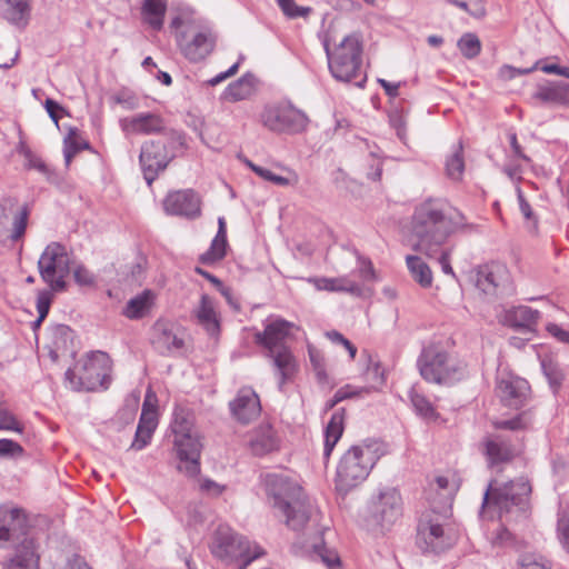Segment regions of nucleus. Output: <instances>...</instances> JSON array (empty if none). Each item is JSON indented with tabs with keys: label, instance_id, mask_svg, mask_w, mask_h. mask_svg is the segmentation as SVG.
<instances>
[{
	"label": "nucleus",
	"instance_id": "obj_48",
	"mask_svg": "<svg viewBox=\"0 0 569 569\" xmlns=\"http://www.w3.org/2000/svg\"><path fill=\"white\" fill-rule=\"evenodd\" d=\"M448 3L453 4L467 13L481 18L486 14L483 0H446Z\"/></svg>",
	"mask_w": 569,
	"mask_h": 569
},
{
	"label": "nucleus",
	"instance_id": "obj_40",
	"mask_svg": "<svg viewBox=\"0 0 569 569\" xmlns=\"http://www.w3.org/2000/svg\"><path fill=\"white\" fill-rule=\"evenodd\" d=\"M227 237L216 234L209 249L200 256V261L206 264H211L222 260L227 253Z\"/></svg>",
	"mask_w": 569,
	"mask_h": 569
},
{
	"label": "nucleus",
	"instance_id": "obj_50",
	"mask_svg": "<svg viewBox=\"0 0 569 569\" xmlns=\"http://www.w3.org/2000/svg\"><path fill=\"white\" fill-rule=\"evenodd\" d=\"M23 427L6 407L0 405V431L22 432Z\"/></svg>",
	"mask_w": 569,
	"mask_h": 569
},
{
	"label": "nucleus",
	"instance_id": "obj_3",
	"mask_svg": "<svg viewBox=\"0 0 569 569\" xmlns=\"http://www.w3.org/2000/svg\"><path fill=\"white\" fill-rule=\"evenodd\" d=\"M381 455L380 443L372 440L349 448L337 467V490L347 493L362 483Z\"/></svg>",
	"mask_w": 569,
	"mask_h": 569
},
{
	"label": "nucleus",
	"instance_id": "obj_18",
	"mask_svg": "<svg viewBox=\"0 0 569 569\" xmlns=\"http://www.w3.org/2000/svg\"><path fill=\"white\" fill-rule=\"evenodd\" d=\"M167 214L194 219L200 216V199L192 190H180L168 193L163 200Z\"/></svg>",
	"mask_w": 569,
	"mask_h": 569
},
{
	"label": "nucleus",
	"instance_id": "obj_11",
	"mask_svg": "<svg viewBox=\"0 0 569 569\" xmlns=\"http://www.w3.org/2000/svg\"><path fill=\"white\" fill-rule=\"evenodd\" d=\"M531 492V487L525 478L500 485L490 481L485 495L482 507L493 505L501 512H509L512 506H520Z\"/></svg>",
	"mask_w": 569,
	"mask_h": 569
},
{
	"label": "nucleus",
	"instance_id": "obj_64",
	"mask_svg": "<svg viewBox=\"0 0 569 569\" xmlns=\"http://www.w3.org/2000/svg\"><path fill=\"white\" fill-rule=\"evenodd\" d=\"M157 426H158L157 412H141L138 428L154 432Z\"/></svg>",
	"mask_w": 569,
	"mask_h": 569
},
{
	"label": "nucleus",
	"instance_id": "obj_25",
	"mask_svg": "<svg viewBox=\"0 0 569 569\" xmlns=\"http://www.w3.org/2000/svg\"><path fill=\"white\" fill-rule=\"evenodd\" d=\"M197 322L207 331L208 335L214 337L220 332V320L217 311V303L213 298L202 295L199 305L193 310Z\"/></svg>",
	"mask_w": 569,
	"mask_h": 569
},
{
	"label": "nucleus",
	"instance_id": "obj_5",
	"mask_svg": "<svg viewBox=\"0 0 569 569\" xmlns=\"http://www.w3.org/2000/svg\"><path fill=\"white\" fill-rule=\"evenodd\" d=\"M111 360L106 352L94 351L66 371V381L74 391L107 389L110 383Z\"/></svg>",
	"mask_w": 569,
	"mask_h": 569
},
{
	"label": "nucleus",
	"instance_id": "obj_41",
	"mask_svg": "<svg viewBox=\"0 0 569 569\" xmlns=\"http://www.w3.org/2000/svg\"><path fill=\"white\" fill-rule=\"evenodd\" d=\"M150 307V292L146 291L130 299L123 310V315L129 319L142 318Z\"/></svg>",
	"mask_w": 569,
	"mask_h": 569
},
{
	"label": "nucleus",
	"instance_id": "obj_61",
	"mask_svg": "<svg viewBox=\"0 0 569 569\" xmlns=\"http://www.w3.org/2000/svg\"><path fill=\"white\" fill-rule=\"evenodd\" d=\"M516 191H517V197H518V202H519V209L523 216V218L528 221H533L535 226L537 224V219L535 217V213L531 209V206L529 204V202L526 200L523 193H522V190L519 186H517L516 188Z\"/></svg>",
	"mask_w": 569,
	"mask_h": 569
},
{
	"label": "nucleus",
	"instance_id": "obj_27",
	"mask_svg": "<svg viewBox=\"0 0 569 569\" xmlns=\"http://www.w3.org/2000/svg\"><path fill=\"white\" fill-rule=\"evenodd\" d=\"M266 357L272 360V365L279 377V388L281 389L297 370L296 359L290 349L286 346H280L278 349L267 351Z\"/></svg>",
	"mask_w": 569,
	"mask_h": 569
},
{
	"label": "nucleus",
	"instance_id": "obj_15",
	"mask_svg": "<svg viewBox=\"0 0 569 569\" xmlns=\"http://www.w3.org/2000/svg\"><path fill=\"white\" fill-rule=\"evenodd\" d=\"M300 531L306 539L299 542L301 548L310 552L312 557L319 558L329 569L340 567V558L335 550L328 549L322 539V528L319 527V513L316 523L305 525Z\"/></svg>",
	"mask_w": 569,
	"mask_h": 569
},
{
	"label": "nucleus",
	"instance_id": "obj_62",
	"mask_svg": "<svg viewBox=\"0 0 569 569\" xmlns=\"http://www.w3.org/2000/svg\"><path fill=\"white\" fill-rule=\"evenodd\" d=\"M73 277L79 286L91 287L94 284V276L83 266H78L74 269Z\"/></svg>",
	"mask_w": 569,
	"mask_h": 569
},
{
	"label": "nucleus",
	"instance_id": "obj_34",
	"mask_svg": "<svg viewBox=\"0 0 569 569\" xmlns=\"http://www.w3.org/2000/svg\"><path fill=\"white\" fill-rule=\"evenodd\" d=\"M171 429L174 435L173 445L181 447L184 440H188V435L198 433L193 426V419L183 409H177L173 413Z\"/></svg>",
	"mask_w": 569,
	"mask_h": 569
},
{
	"label": "nucleus",
	"instance_id": "obj_45",
	"mask_svg": "<svg viewBox=\"0 0 569 569\" xmlns=\"http://www.w3.org/2000/svg\"><path fill=\"white\" fill-rule=\"evenodd\" d=\"M110 102L121 106L126 110H134L139 107V98L129 89H121L110 97Z\"/></svg>",
	"mask_w": 569,
	"mask_h": 569
},
{
	"label": "nucleus",
	"instance_id": "obj_8",
	"mask_svg": "<svg viewBox=\"0 0 569 569\" xmlns=\"http://www.w3.org/2000/svg\"><path fill=\"white\" fill-rule=\"evenodd\" d=\"M41 279L52 291L66 290V279L70 273V256L59 242H50L38 260Z\"/></svg>",
	"mask_w": 569,
	"mask_h": 569
},
{
	"label": "nucleus",
	"instance_id": "obj_57",
	"mask_svg": "<svg viewBox=\"0 0 569 569\" xmlns=\"http://www.w3.org/2000/svg\"><path fill=\"white\" fill-rule=\"evenodd\" d=\"M22 447L11 439H0V457L21 456Z\"/></svg>",
	"mask_w": 569,
	"mask_h": 569
},
{
	"label": "nucleus",
	"instance_id": "obj_56",
	"mask_svg": "<svg viewBox=\"0 0 569 569\" xmlns=\"http://www.w3.org/2000/svg\"><path fill=\"white\" fill-rule=\"evenodd\" d=\"M50 290H40L37 296V311L38 315L42 317H47L50 310V306L52 302V293Z\"/></svg>",
	"mask_w": 569,
	"mask_h": 569
},
{
	"label": "nucleus",
	"instance_id": "obj_43",
	"mask_svg": "<svg viewBox=\"0 0 569 569\" xmlns=\"http://www.w3.org/2000/svg\"><path fill=\"white\" fill-rule=\"evenodd\" d=\"M465 170L462 144L459 142L457 149L446 161L447 176L452 180H460Z\"/></svg>",
	"mask_w": 569,
	"mask_h": 569
},
{
	"label": "nucleus",
	"instance_id": "obj_47",
	"mask_svg": "<svg viewBox=\"0 0 569 569\" xmlns=\"http://www.w3.org/2000/svg\"><path fill=\"white\" fill-rule=\"evenodd\" d=\"M520 569H551V563L537 553H523L519 558Z\"/></svg>",
	"mask_w": 569,
	"mask_h": 569
},
{
	"label": "nucleus",
	"instance_id": "obj_21",
	"mask_svg": "<svg viewBox=\"0 0 569 569\" xmlns=\"http://www.w3.org/2000/svg\"><path fill=\"white\" fill-rule=\"evenodd\" d=\"M232 416L241 423H249L261 412L260 399L250 387L241 388L229 403Z\"/></svg>",
	"mask_w": 569,
	"mask_h": 569
},
{
	"label": "nucleus",
	"instance_id": "obj_23",
	"mask_svg": "<svg viewBox=\"0 0 569 569\" xmlns=\"http://www.w3.org/2000/svg\"><path fill=\"white\" fill-rule=\"evenodd\" d=\"M188 440H184L182 446H174L177 457L180 461L178 468L187 476L193 477L200 471V456L202 443L199 433L188 435Z\"/></svg>",
	"mask_w": 569,
	"mask_h": 569
},
{
	"label": "nucleus",
	"instance_id": "obj_46",
	"mask_svg": "<svg viewBox=\"0 0 569 569\" xmlns=\"http://www.w3.org/2000/svg\"><path fill=\"white\" fill-rule=\"evenodd\" d=\"M283 14L290 19L306 18L311 12L310 7H301L295 0H276Z\"/></svg>",
	"mask_w": 569,
	"mask_h": 569
},
{
	"label": "nucleus",
	"instance_id": "obj_1",
	"mask_svg": "<svg viewBox=\"0 0 569 569\" xmlns=\"http://www.w3.org/2000/svg\"><path fill=\"white\" fill-rule=\"evenodd\" d=\"M466 226L463 214L446 202L438 199L423 201L415 209L411 219L412 247L427 257H435L450 234Z\"/></svg>",
	"mask_w": 569,
	"mask_h": 569
},
{
	"label": "nucleus",
	"instance_id": "obj_28",
	"mask_svg": "<svg viewBox=\"0 0 569 569\" xmlns=\"http://www.w3.org/2000/svg\"><path fill=\"white\" fill-rule=\"evenodd\" d=\"M485 453L488 458L489 465L496 466L503 462H509L515 456V449L510 441L501 436L488 437L483 441Z\"/></svg>",
	"mask_w": 569,
	"mask_h": 569
},
{
	"label": "nucleus",
	"instance_id": "obj_4",
	"mask_svg": "<svg viewBox=\"0 0 569 569\" xmlns=\"http://www.w3.org/2000/svg\"><path fill=\"white\" fill-rule=\"evenodd\" d=\"M417 366L426 381L437 385H452L466 375V365L437 343L422 349Z\"/></svg>",
	"mask_w": 569,
	"mask_h": 569
},
{
	"label": "nucleus",
	"instance_id": "obj_2",
	"mask_svg": "<svg viewBox=\"0 0 569 569\" xmlns=\"http://www.w3.org/2000/svg\"><path fill=\"white\" fill-rule=\"evenodd\" d=\"M267 496L274 509L284 518L287 526L296 532L307 523H316L317 509L306 497L300 485L288 475L267 473L263 477Z\"/></svg>",
	"mask_w": 569,
	"mask_h": 569
},
{
	"label": "nucleus",
	"instance_id": "obj_30",
	"mask_svg": "<svg viewBox=\"0 0 569 569\" xmlns=\"http://www.w3.org/2000/svg\"><path fill=\"white\" fill-rule=\"evenodd\" d=\"M257 91V79L252 73H246L231 82L223 92V98L230 102L249 99Z\"/></svg>",
	"mask_w": 569,
	"mask_h": 569
},
{
	"label": "nucleus",
	"instance_id": "obj_20",
	"mask_svg": "<svg viewBox=\"0 0 569 569\" xmlns=\"http://www.w3.org/2000/svg\"><path fill=\"white\" fill-rule=\"evenodd\" d=\"M528 382L519 377L507 375L501 376L497 382V395L507 407H521L529 395Z\"/></svg>",
	"mask_w": 569,
	"mask_h": 569
},
{
	"label": "nucleus",
	"instance_id": "obj_33",
	"mask_svg": "<svg viewBox=\"0 0 569 569\" xmlns=\"http://www.w3.org/2000/svg\"><path fill=\"white\" fill-rule=\"evenodd\" d=\"M4 18L17 27H26L30 19V0H2Z\"/></svg>",
	"mask_w": 569,
	"mask_h": 569
},
{
	"label": "nucleus",
	"instance_id": "obj_26",
	"mask_svg": "<svg viewBox=\"0 0 569 569\" xmlns=\"http://www.w3.org/2000/svg\"><path fill=\"white\" fill-rule=\"evenodd\" d=\"M279 438L269 423H263L250 432L249 447L253 455L264 456L279 449Z\"/></svg>",
	"mask_w": 569,
	"mask_h": 569
},
{
	"label": "nucleus",
	"instance_id": "obj_36",
	"mask_svg": "<svg viewBox=\"0 0 569 569\" xmlns=\"http://www.w3.org/2000/svg\"><path fill=\"white\" fill-rule=\"evenodd\" d=\"M345 410L339 409L331 416L325 431V456L329 457L343 432Z\"/></svg>",
	"mask_w": 569,
	"mask_h": 569
},
{
	"label": "nucleus",
	"instance_id": "obj_17",
	"mask_svg": "<svg viewBox=\"0 0 569 569\" xmlns=\"http://www.w3.org/2000/svg\"><path fill=\"white\" fill-rule=\"evenodd\" d=\"M531 99L549 108L569 107V82L565 80H545L537 83Z\"/></svg>",
	"mask_w": 569,
	"mask_h": 569
},
{
	"label": "nucleus",
	"instance_id": "obj_53",
	"mask_svg": "<svg viewBox=\"0 0 569 569\" xmlns=\"http://www.w3.org/2000/svg\"><path fill=\"white\" fill-rule=\"evenodd\" d=\"M28 222V211L27 209H22L13 219L12 231L10 234V239L16 241L20 239L27 229Z\"/></svg>",
	"mask_w": 569,
	"mask_h": 569
},
{
	"label": "nucleus",
	"instance_id": "obj_58",
	"mask_svg": "<svg viewBox=\"0 0 569 569\" xmlns=\"http://www.w3.org/2000/svg\"><path fill=\"white\" fill-rule=\"evenodd\" d=\"M538 63H536L531 68L527 69H517L515 67H511L509 64H505L499 69V77L502 80H511L516 78L517 76H522L532 72L537 68Z\"/></svg>",
	"mask_w": 569,
	"mask_h": 569
},
{
	"label": "nucleus",
	"instance_id": "obj_7",
	"mask_svg": "<svg viewBox=\"0 0 569 569\" xmlns=\"http://www.w3.org/2000/svg\"><path fill=\"white\" fill-rule=\"evenodd\" d=\"M212 553L223 561H239L247 566L259 558L263 551L247 538L232 532L227 527H220L216 533Z\"/></svg>",
	"mask_w": 569,
	"mask_h": 569
},
{
	"label": "nucleus",
	"instance_id": "obj_16",
	"mask_svg": "<svg viewBox=\"0 0 569 569\" xmlns=\"http://www.w3.org/2000/svg\"><path fill=\"white\" fill-rule=\"evenodd\" d=\"M509 282V271L502 263H487L478 267L476 271V286L487 296H497L506 291Z\"/></svg>",
	"mask_w": 569,
	"mask_h": 569
},
{
	"label": "nucleus",
	"instance_id": "obj_42",
	"mask_svg": "<svg viewBox=\"0 0 569 569\" xmlns=\"http://www.w3.org/2000/svg\"><path fill=\"white\" fill-rule=\"evenodd\" d=\"M409 397L416 413L421 418L426 420H436L438 418L436 409L423 395H420L415 389H411Z\"/></svg>",
	"mask_w": 569,
	"mask_h": 569
},
{
	"label": "nucleus",
	"instance_id": "obj_22",
	"mask_svg": "<svg viewBox=\"0 0 569 569\" xmlns=\"http://www.w3.org/2000/svg\"><path fill=\"white\" fill-rule=\"evenodd\" d=\"M123 132L128 134H162L166 130L164 119L152 112H142L120 121Z\"/></svg>",
	"mask_w": 569,
	"mask_h": 569
},
{
	"label": "nucleus",
	"instance_id": "obj_32",
	"mask_svg": "<svg viewBox=\"0 0 569 569\" xmlns=\"http://www.w3.org/2000/svg\"><path fill=\"white\" fill-rule=\"evenodd\" d=\"M152 342L154 348L163 355L179 351L184 345L182 338L178 337L171 329L163 326H157L154 328Z\"/></svg>",
	"mask_w": 569,
	"mask_h": 569
},
{
	"label": "nucleus",
	"instance_id": "obj_49",
	"mask_svg": "<svg viewBox=\"0 0 569 569\" xmlns=\"http://www.w3.org/2000/svg\"><path fill=\"white\" fill-rule=\"evenodd\" d=\"M254 173L261 177L263 180L270 181L277 186H290L296 184L298 182V177L295 173H291V177H282L273 173L271 170L266 168H254Z\"/></svg>",
	"mask_w": 569,
	"mask_h": 569
},
{
	"label": "nucleus",
	"instance_id": "obj_29",
	"mask_svg": "<svg viewBox=\"0 0 569 569\" xmlns=\"http://www.w3.org/2000/svg\"><path fill=\"white\" fill-rule=\"evenodd\" d=\"M39 557L32 539H23L14 556L3 563L2 569H38Z\"/></svg>",
	"mask_w": 569,
	"mask_h": 569
},
{
	"label": "nucleus",
	"instance_id": "obj_12",
	"mask_svg": "<svg viewBox=\"0 0 569 569\" xmlns=\"http://www.w3.org/2000/svg\"><path fill=\"white\" fill-rule=\"evenodd\" d=\"M217 39V33L210 27H196L179 36L178 46L187 60L198 63L213 52Z\"/></svg>",
	"mask_w": 569,
	"mask_h": 569
},
{
	"label": "nucleus",
	"instance_id": "obj_52",
	"mask_svg": "<svg viewBox=\"0 0 569 569\" xmlns=\"http://www.w3.org/2000/svg\"><path fill=\"white\" fill-rule=\"evenodd\" d=\"M163 142H166L167 148L170 152H173L176 156V152L179 149H182L184 146V139L183 136L173 129H167L162 132V138L160 139Z\"/></svg>",
	"mask_w": 569,
	"mask_h": 569
},
{
	"label": "nucleus",
	"instance_id": "obj_31",
	"mask_svg": "<svg viewBox=\"0 0 569 569\" xmlns=\"http://www.w3.org/2000/svg\"><path fill=\"white\" fill-rule=\"evenodd\" d=\"M50 340L52 345L50 357L52 360H57L60 353L71 351L73 331L66 325H54L50 327Z\"/></svg>",
	"mask_w": 569,
	"mask_h": 569
},
{
	"label": "nucleus",
	"instance_id": "obj_10",
	"mask_svg": "<svg viewBox=\"0 0 569 569\" xmlns=\"http://www.w3.org/2000/svg\"><path fill=\"white\" fill-rule=\"evenodd\" d=\"M260 122L273 132L299 133L307 128L309 119L291 103L281 102L266 106L260 113Z\"/></svg>",
	"mask_w": 569,
	"mask_h": 569
},
{
	"label": "nucleus",
	"instance_id": "obj_24",
	"mask_svg": "<svg viewBox=\"0 0 569 569\" xmlns=\"http://www.w3.org/2000/svg\"><path fill=\"white\" fill-rule=\"evenodd\" d=\"M297 327L293 322L277 318L267 323L263 331L254 335V341L267 351H272L280 346H284L283 341L290 336L291 330Z\"/></svg>",
	"mask_w": 569,
	"mask_h": 569
},
{
	"label": "nucleus",
	"instance_id": "obj_54",
	"mask_svg": "<svg viewBox=\"0 0 569 569\" xmlns=\"http://www.w3.org/2000/svg\"><path fill=\"white\" fill-rule=\"evenodd\" d=\"M557 532L562 548L569 553V515H562L558 519Z\"/></svg>",
	"mask_w": 569,
	"mask_h": 569
},
{
	"label": "nucleus",
	"instance_id": "obj_44",
	"mask_svg": "<svg viewBox=\"0 0 569 569\" xmlns=\"http://www.w3.org/2000/svg\"><path fill=\"white\" fill-rule=\"evenodd\" d=\"M458 48L467 59L476 58L481 51V42L473 33H465L458 41Z\"/></svg>",
	"mask_w": 569,
	"mask_h": 569
},
{
	"label": "nucleus",
	"instance_id": "obj_59",
	"mask_svg": "<svg viewBox=\"0 0 569 569\" xmlns=\"http://www.w3.org/2000/svg\"><path fill=\"white\" fill-rule=\"evenodd\" d=\"M309 358L319 380L327 378L321 353L315 348H309Z\"/></svg>",
	"mask_w": 569,
	"mask_h": 569
},
{
	"label": "nucleus",
	"instance_id": "obj_63",
	"mask_svg": "<svg viewBox=\"0 0 569 569\" xmlns=\"http://www.w3.org/2000/svg\"><path fill=\"white\" fill-rule=\"evenodd\" d=\"M391 127L396 130L400 140L406 138V119L402 113L393 112L389 116Z\"/></svg>",
	"mask_w": 569,
	"mask_h": 569
},
{
	"label": "nucleus",
	"instance_id": "obj_14",
	"mask_svg": "<svg viewBox=\"0 0 569 569\" xmlns=\"http://www.w3.org/2000/svg\"><path fill=\"white\" fill-rule=\"evenodd\" d=\"M173 158V152L168 150L162 140H149L142 144L139 159L143 177L149 186Z\"/></svg>",
	"mask_w": 569,
	"mask_h": 569
},
{
	"label": "nucleus",
	"instance_id": "obj_37",
	"mask_svg": "<svg viewBox=\"0 0 569 569\" xmlns=\"http://www.w3.org/2000/svg\"><path fill=\"white\" fill-rule=\"evenodd\" d=\"M167 1L168 0H144L142 4L143 19L154 30H159L163 26Z\"/></svg>",
	"mask_w": 569,
	"mask_h": 569
},
{
	"label": "nucleus",
	"instance_id": "obj_13",
	"mask_svg": "<svg viewBox=\"0 0 569 569\" xmlns=\"http://www.w3.org/2000/svg\"><path fill=\"white\" fill-rule=\"evenodd\" d=\"M402 515V500L398 490L385 488L372 500L370 522L381 531L388 530Z\"/></svg>",
	"mask_w": 569,
	"mask_h": 569
},
{
	"label": "nucleus",
	"instance_id": "obj_35",
	"mask_svg": "<svg viewBox=\"0 0 569 569\" xmlns=\"http://www.w3.org/2000/svg\"><path fill=\"white\" fill-rule=\"evenodd\" d=\"M539 311L527 306L510 309L506 315L507 322L515 328L531 330L538 322Z\"/></svg>",
	"mask_w": 569,
	"mask_h": 569
},
{
	"label": "nucleus",
	"instance_id": "obj_55",
	"mask_svg": "<svg viewBox=\"0 0 569 569\" xmlns=\"http://www.w3.org/2000/svg\"><path fill=\"white\" fill-rule=\"evenodd\" d=\"M369 388H356L351 385H346L336 391V401H343L353 397L361 396L362 393H369Z\"/></svg>",
	"mask_w": 569,
	"mask_h": 569
},
{
	"label": "nucleus",
	"instance_id": "obj_19",
	"mask_svg": "<svg viewBox=\"0 0 569 569\" xmlns=\"http://www.w3.org/2000/svg\"><path fill=\"white\" fill-rule=\"evenodd\" d=\"M27 529V517L21 509L0 507V543L20 540Z\"/></svg>",
	"mask_w": 569,
	"mask_h": 569
},
{
	"label": "nucleus",
	"instance_id": "obj_38",
	"mask_svg": "<svg viewBox=\"0 0 569 569\" xmlns=\"http://www.w3.org/2000/svg\"><path fill=\"white\" fill-rule=\"evenodd\" d=\"M406 260L413 280L423 288L430 287L432 283V272L429 266L418 256H407Z\"/></svg>",
	"mask_w": 569,
	"mask_h": 569
},
{
	"label": "nucleus",
	"instance_id": "obj_6",
	"mask_svg": "<svg viewBox=\"0 0 569 569\" xmlns=\"http://www.w3.org/2000/svg\"><path fill=\"white\" fill-rule=\"evenodd\" d=\"M328 66L332 77L342 82L356 79L362 66V42L358 33L346 36L333 49L325 42Z\"/></svg>",
	"mask_w": 569,
	"mask_h": 569
},
{
	"label": "nucleus",
	"instance_id": "obj_9",
	"mask_svg": "<svg viewBox=\"0 0 569 569\" xmlns=\"http://www.w3.org/2000/svg\"><path fill=\"white\" fill-rule=\"evenodd\" d=\"M456 538L443 527V518L435 511L425 512L417 529V545L423 552L440 553L451 548Z\"/></svg>",
	"mask_w": 569,
	"mask_h": 569
},
{
	"label": "nucleus",
	"instance_id": "obj_60",
	"mask_svg": "<svg viewBox=\"0 0 569 569\" xmlns=\"http://www.w3.org/2000/svg\"><path fill=\"white\" fill-rule=\"evenodd\" d=\"M152 435L153 431L137 427L134 439L130 448L137 451L142 450L150 442Z\"/></svg>",
	"mask_w": 569,
	"mask_h": 569
},
{
	"label": "nucleus",
	"instance_id": "obj_51",
	"mask_svg": "<svg viewBox=\"0 0 569 569\" xmlns=\"http://www.w3.org/2000/svg\"><path fill=\"white\" fill-rule=\"evenodd\" d=\"M541 368H542V371H543L545 376L547 377L550 386L553 389H557L558 387H560V385L562 382L563 375H562L561 370L559 369V367L556 363H553L551 360L543 359L541 361Z\"/></svg>",
	"mask_w": 569,
	"mask_h": 569
},
{
	"label": "nucleus",
	"instance_id": "obj_39",
	"mask_svg": "<svg viewBox=\"0 0 569 569\" xmlns=\"http://www.w3.org/2000/svg\"><path fill=\"white\" fill-rule=\"evenodd\" d=\"M319 282L321 283L319 288L327 291H343L356 296L361 292L360 286L347 277L323 278Z\"/></svg>",
	"mask_w": 569,
	"mask_h": 569
}]
</instances>
